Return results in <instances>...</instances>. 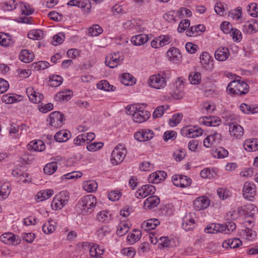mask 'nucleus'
I'll use <instances>...</instances> for the list:
<instances>
[{
    "mask_svg": "<svg viewBox=\"0 0 258 258\" xmlns=\"http://www.w3.org/2000/svg\"><path fill=\"white\" fill-rule=\"evenodd\" d=\"M243 235L246 236V239L251 241L256 237V233L252 229L246 228L243 231Z\"/></svg>",
    "mask_w": 258,
    "mask_h": 258,
    "instance_id": "5fc2aeb1",
    "label": "nucleus"
},
{
    "mask_svg": "<svg viewBox=\"0 0 258 258\" xmlns=\"http://www.w3.org/2000/svg\"><path fill=\"white\" fill-rule=\"evenodd\" d=\"M9 36L6 33H0V44L2 46H9L10 45V40L8 37Z\"/></svg>",
    "mask_w": 258,
    "mask_h": 258,
    "instance_id": "052dcab7",
    "label": "nucleus"
},
{
    "mask_svg": "<svg viewBox=\"0 0 258 258\" xmlns=\"http://www.w3.org/2000/svg\"><path fill=\"white\" fill-rule=\"evenodd\" d=\"M160 175L159 171L158 172H155L150 175L148 178L149 182L153 183H158L161 181L160 180Z\"/></svg>",
    "mask_w": 258,
    "mask_h": 258,
    "instance_id": "e2e57ef3",
    "label": "nucleus"
},
{
    "mask_svg": "<svg viewBox=\"0 0 258 258\" xmlns=\"http://www.w3.org/2000/svg\"><path fill=\"white\" fill-rule=\"evenodd\" d=\"M34 54L26 49L22 50L19 54V59L25 63H29L34 59Z\"/></svg>",
    "mask_w": 258,
    "mask_h": 258,
    "instance_id": "b1692460",
    "label": "nucleus"
},
{
    "mask_svg": "<svg viewBox=\"0 0 258 258\" xmlns=\"http://www.w3.org/2000/svg\"><path fill=\"white\" fill-rule=\"evenodd\" d=\"M243 146L244 149L248 151L258 150V139L247 140L244 142Z\"/></svg>",
    "mask_w": 258,
    "mask_h": 258,
    "instance_id": "4be33fe9",
    "label": "nucleus"
},
{
    "mask_svg": "<svg viewBox=\"0 0 258 258\" xmlns=\"http://www.w3.org/2000/svg\"><path fill=\"white\" fill-rule=\"evenodd\" d=\"M179 181V186L181 187H186L189 186L191 183V180L189 177L182 175H180Z\"/></svg>",
    "mask_w": 258,
    "mask_h": 258,
    "instance_id": "c03bdc74",
    "label": "nucleus"
},
{
    "mask_svg": "<svg viewBox=\"0 0 258 258\" xmlns=\"http://www.w3.org/2000/svg\"><path fill=\"white\" fill-rule=\"evenodd\" d=\"M158 240V241H160L161 242V244L163 245V247L175 246V241L173 238L168 239L167 237L163 236L160 237Z\"/></svg>",
    "mask_w": 258,
    "mask_h": 258,
    "instance_id": "ea45409f",
    "label": "nucleus"
},
{
    "mask_svg": "<svg viewBox=\"0 0 258 258\" xmlns=\"http://www.w3.org/2000/svg\"><path fill=\"white\" fill-rule=\"evenodd\" d=\"M176 132L173 131H167L165 132L163 135V139L165 142L169 140H174L176 138Z\"/></svg>",
    "mask_w": 258,
    "mask_h": 258,
    "instance_id": "4d7b16f0",
    "label": "nucleus"
},
{
    "mask_svg": "<svg viewBox=\"0 0 258 258\" xmlns=\"http://www.w3.org/2000/svg\"><path fill=\"white\" fill-rule=\"evenodd\" d=\"M43 32L40 29L31 30L28 33V37L33 40H40L43 38Z\"/></svg>",
    "mask_w": 258,
    "mask_h": 258,
    "instance_id": "72a5a7b5",
    "label": "nucleus"
},
{
    "mask_svg": "<svg viewBox=\"0 0 258 258\" xmlns=\"http://www.w3.org/2000/svg\"><path fill=\"white\" fill-rule=\"evenodd\" d=\"M190 25V21L188 19H185L181 21L178 24V32H181L184 31Z\"/></svg>",
    "mask_w": 258,
    "mask_h": 258,
    "instance_id": "69168bd1",
    "label": "nucleus"
},
{
    "mask_svg": "<svg viewBox=\"0 0 258 258\" xmlns=\"http://www.w3.org/2000/svg\"><path fill=\"white\" fill-rule=\"evenodd\" d=\"M160 202V199L158 196H152L145 200L144 207L145 209H153L159 204Z\"/></svg>",
    "mask_w": 258,
    "mask_h": 258,
    "instance_id": "f3484780",
    "label": "nucleus"
},
{
    "mask_svg": "<svg viewBox=\"0 0 258 258\" xmlns=\"http://www.w3.org/2000/svg\"><path fill=\"white\" fill-rule=\"evenodd\" d=\"M148 82L150 86L157 89L164 88L166 85L165 78L159 74L151 76Z\"/></svg>",
    "mask_w": 258,
    "mask_h": 258,
    "instance_id": "423d86ee",
    "label": "nucleus"
},
{
    "mask_svg": "<svg viewBox=\"0 0 258 258\" xmlns=\"http://www.w3.org/2000/svg\"><path fill=\"white\" fill-rule=\"evenodd\" d=\"M216 173L209 168L203 169L200 172L201 176L203 178H211L214 177Z\"/></svg>",
    "mask_w": 258,
    "mask_h": 258,
    "instance_id": "49530a36",
    "label": "nucleus"
},
{
    "mask_svg": "<svg viewBox=\"0 0 258 258\" xmlns=\"http://www.w3.org/2000/svg\"><path fill=\"white\" fill-rule=\"evenodd\" d=\"M210 200L206 197H199L197 198L194 203L195 208L198 210H204L210 205Z\"/></svg>",
    "mask_w": 258,
    "mask_h": 258,
    "instance_id": "4468645a",
    "label": "nucleus"
},
{
    "mask_svg": "<svg viewBox=\"0 0 258 258\" xmlns=\"http://www.w3.org/2000/svg\"><path fill=\"white\" fill-rule=\"evenodd\" d=\"M120 81L125 86H131L135 84L136 79L129 73H123L121 76Z\"/></svg>",
    "mask_w": 258,
    "mask_h": 258,
    "instance_id": "a878e982",
    "label": "nucleus"
},
{
    "mask_svg": "<svg viewBox=\"0 0 258 258\" xmlns=\"http://www.w3.org/2000/svg\"><path fill=\"white\" fill-rule=\"evenodd\" d=\"M11 192L9 184L5 183L0 184V200H3L6 199Z\"/></svg>",
    "mask_w": 258,
    "mask_h": 258,
    "instance_id": "cd10ccee",
    "label": "nucleus"
},
{
    "mask_svg": "<svg viewBox=\"0 0 258 258\" xmlns=\"http://www.w3.org/2000/svg\"><path fill=\"white\" fill-rule=\"evenodd\" d=\"M98 184L96 182L93 180H89L86 182L84 186L85 190L89 192H94L97 188Z\"/></svg>",
    "mask_w": 258,
    "mask_h": 258,
    "instance_id": "37998d69",
    "label": "nucleus"
},
{
    "mask_svg": "<svg viewBox=\"0 0 258 258\" xmlns=\"http://www.w3.org/2000/svg\"><path fill=\"white\" fill-rule=\"evenodd\" d=\"M247 11L248 14L252 17H258V5L255 3H251L247 7Z\"/></svg>",
    "mask_w": 258,
    "mask_h": 258,
    "instance_id": "a19ab883",
    "label": "nucleus"
},
{
    "mask_svg": "<svg viewBox=\"0 0 258 258\" xmlns=\"http://www.w3.org/2000/svg\"><path fill=\"white\" fill-rule=\"evenodd\" d=\"M28 97L32 102L37 103L41 101L43 98V96L42 94L34 92V93L28 94Z\"/></svg>",
    "mask_w": 258,
    "mask_h": 258,
    "instance_id": "de8ad7c7",
    "label": "nucleus"
},
{
    "mask_svg": "<svg viewBox=\"0 0 258 258\" xmlns=\"http://www.w3.org/2000/svg\"><path fill=\"white\" fill-rule=\"evenodd\" d=\"M167 56L170 61L176 63L177 60V51L175 47H171L167 51Z\"/></svg>",
    "mask_w": 258,
    "mask_h": 258,
    "instance_id": "79ce46f5",
    "label": "nucleus"
},
{
    "mask_svg": "<svg viewBox=\"0 0 258 258\" xmlns=\"http://www.w3.org/2000/svg\"><path fill=\"white\" fill-rule=\"evenodd\" d=\"M212 155L215 158H224L228 155V152L223 148H219L212 151Z\"/></svg>",
    "mask_w": 258,
    "mask_h": 258,
    "instance_id": "4c0bfd02",
    "label": "nucleus"
},
{
    "mask_svg": "<svg viewBox=\"0 0 258 258\" xmlns=\"http://www.w3.org/2000/svg\"><path fill=\"white\" fill-rule=\"evenodd\" d=\"M243 128L237 123H231L229 124V133L232 137L236 139L240 138L243 134Z\"/></svg>",
    "mask_w": 258,
    "mask_h": 258,
    "instance_id": "ddd939ff",
    "label": "nucleus"
},
{
    "mask_svg": "<svg viewBox=\"0 0 258 258\" xmlns=\"http://www.w3.org/2000/svg\"><path fill=\"white\" fill-rule=\"evenodd\" d=\"M230 34L235 41H240L242 39L241 33L237 29L233 28Z\"/></svg>",
    "mask_w": 258,
    "mask_h": 258,
    "instance_id": "bf43d9fd",
    "label": "nucleus"
},
{
    "mask_svg": "<svg viewBox=\"0 0 258 258\" xmlns=\"http://www.w3.org/2000/svg\"><path fill=\"white\" fill-rule=\"evenodd\" d=\"M69 199V192L62 191L56 195L51 202V207L55 210L61 209L68 203Z\"/></svg>",
    "mask_w": 258,
    "mask_h": 258,
    "instance_id": "20e7f679",
    "label": "nucleus"
},
{
    "mask_svg": "<svg viewBox=\"0 0 258 258\" xmlns=\"http://www.w3.org/2000/svg\"><path fill=\"white\" fill-rule=\"evenodd\" d=\"M177 12L175 11H169L164 15V19L169 22H175Z\"/></svg>",
    "mask_w": 258,
    "mask_h": 258,
    "instance_id": "09e8293b",
    "label": "nucleus"
},
{
    "mask_svg": "<svg viewBox=\"0 0 258 258\" xmlns=\"http://www.w3.org/2000/svg\"><path fill=\"white\" fill-rule=\"evenodd\" d=\"M53 194V191L52 189H49L38 192L36 197L38 201H43L49 198Z\"/></svg>",
    "mask_w": 258,
    "mask_h": 258,
    "instance_id": "c756f323",
    "label": "nucleus"
},
{
    "mask_svg": "<svg viewBox=\"0 0 258 258\" xmlns=\"http://www.w3.org/2000/svg\"><path fill=\"white\" fill-rule=\"evenodd\" d=\"M52 44L54 46L61 44L64 39V34L63 33H59L55 35L53 37Z\"/></svg>",
    "mask_w": 258,
    "mask_h": 258,
    "instance_id": "3c124183",
    "label": "nucleus"
},
{
    "mask_svg": "<svg viewBox=\"0 0 258 258\" xmlns=\"http://www.w3.org/2000/svg\"><path fill=\"white\" fill-rule=\"evenodd\" d=\"M160 224V221L157 219H150L143 222L141 225V228L144 231H149L154 229Z\"/></svg>",
    "mask_w": 258,
    "mask_h": 258,
    "instance_id": "aec40b11",
    "label": "nucleus"
},
{
    "mask_svg": "<svg viewBox=\"0 0 258 258\" xmlns=\"http://www.w3.org/2000/svg\"><path fill=\"white\" fill-rule=\"evenodd\" d=\"M126 154V150L123 145L119 144L112 151L111 162L114 165H117L122 162Z\"/></svg>",
    "mask_w": 258,
    "mask_h": 258,
    "instance_id": "7ed1b4c3",
    "label": "nucleus"
},
{
    "mask_svg": "<svg viewBox=\"0 0 258 258\" xmlns=\"http://www.w3.org/2000/svg\"><path fill=\"white\" fill-rule=\"evenodd\" d=\"M156 191L154 186L145 184L140 187L135 192V197L137 198H144L148 196L153 195Z\"/></svg>",
    "mask_w": 258,
    "mask_h": 258,
    "instance_id": "6e6552de",
    "label": "nucleus"
},
{
    "mask_svg": "<svg viewBox=\"0 0 258 258\" xmlns=\"http://www.w3.org/2000/svg\"><path fill=\"white\" fill-rule=\"evenodd\" d=\"M211 57L207 52H203L200 55V60L202 64L209 65L211 62Z\"/></svg>",
    "mask_w": 258,
    "mask_h": 258,
    "instance_id": "8fccbe9b",
    "label": "nucleus"
},
{
    "mask_svg": "<svg viewBox=\"0 0 258 258\" xmlns=\"http://www.w3.org/2000/svg\"><path fill=\"white\" fill-rule=\"evenodd\" d=\"M227 91L231 94L244 95L249 91V86L243 81L235 80L228 85Z\"/></svg>",
    "mask_w": 258,
    "mask_h": 258,
    "instance_id": "f03ea898",
    "label": "nucleus"
},
{
    "mask_svg": "<svg viewBox=\"0 0 258 258\" xmlns=\"http://www.w3.org/2000/svg\"><path fill=\"white\" fill-rule=\"evenodd\" d=\"M64 115L59 111H54L50 113L47 120L49 124L55 128L61 127L64 120Z\"/></svg>",
    "mask_w": 258,
    "mask_h": 258,
    "instance_id": "39448f33",
    "label": "nucleus"
},
{
    "mask_svg": "<svg viewBox=\"0 0 258 258\" xmlns=\"http://www.w3.org/2000/svg\"><path fill=\"white\" fill-rule=\"evenodd\" d=\"M63 79L59 75H52L49 80V86L56 87L60 86L62 83Z\"/></svg>",
    "mask_w": 258,
    "mask_h": 258,
    "instance_id": "c9c22d12",
    "label": "nucleus"
},
{
    "mask_svg": "<svg viewBox=\"0 0 258 258\" xmlns=\"http://www.w3.org/2000/svg\"><path fill=\"white\" fill-rule=\"evenodd\" d=\"M55 229V227L54 225L51 224L50 222L45 223L43 225L42 230L44 233L46 234H49L53 232Z\"/></svg>",
    "mask_w": 258,
    "mask_h": 258,
    "instance_id": "13d9d810",
    "label": "nucleus"
},
{
    "mask_svg": "<svg viewBox=\"0 0 258 258\" xmlns=\"http://www.w3.org/2000/svg\"><path fill=\"white\" fill-rule=\"evenodd\" d=\"M1 241L7 244L17 245L21 243V239L18 235L13 233L7 232L0 236Z\"/></svg>",
    "mask_w": 258,
    "mask_h": 258,
    "instance_id": "9d476101",
    "label": "nucleus"
},
{
    "mask_svg": "<svg viewBox=\"0 0 258 258\" xmlns=\"http://www.w3.org/2000/svg\"><path fill=\"white\" fill-rule=\"evenodd\" d=\"M182 226L185 231L191 230L195 227L194 217L191 213L186 214L183 218Z\"/></svg>",
    "mask_w": 258,
    "mask_h": 258,
    "instance_id": "f8f14e48",
    "label": "nucleus"
},
{
    "mask_svg": "<svg viewBox=\"0 0 258 258\" xmlns=\"http://www.w3.org/2000/svg\"><path fill=\"white\" fill-rule=\"evenodd\" d=\"M103 143L102 142H94L87 146V149L91 152H94L102 148Z\"/></svg>",
    "mask_w": 258,
    "mask_h": 258,
    "instance_id": "603ef678",
    "label": "nucleus"
},
{
    "mask_svg": "<svg viewBox=\"0 0 258 258\" xmlns=\"http://www.w3.org/2000/svg\"><path fill=\"white\" fill-rule=\"evenodd\" d=\"M108 57H106L105 64L110 68H114L119 65L122 60V58H118V60L115 59L108 60Z\"/></svg>",
    "mask_w": 258,
    "mask_h": 258,
    "instance_id": "864d4df0",
    "label": "nucleus"
},
{
    "mask_svg": "<svg viewBox=\"0 0 258 258\" xmlns=\"http://www.w3.org/2000/svg\"><path fill=\"white\" fill-rule=\"evenodd\" d=\"M148 39L149 38L147 35L141 34L132 37L131 42L134 45L140 46L146 43Z\"/></svg>",
    "mask_w": 258,
    "mask_h": 258,
    "instance_id": "5701e85b",
    "label": "nucleus"
},
{
    "mask_svg": "<svg viewBox=\"0 0 258 258\" xmlns=\"http://www.w3.org/2000/svg\"><path fill=\"white\" fill-rule=\"evenodd\" d=\"M70 136V133L64 131H59L56 133L54 136V140L58 142H63L67 141Z\"/></svg>",
    "mask_w": 258,
    "mask_h": 258,
    "instance_id": "c85d7f7f",
    "label": "nucleus"
},
{
    "mask_svg": "<svg viewBox=\"0 0 258 258\" xmlns=\"http://www.w3.org/2000/svg\"><path fill=\"white\" fill-rule=\"evenodd\" d=\"M154 165L149 162H143L140 166V169L143 171H150L153 169Z\"/></svg>",
    "mask_w": 258,
    "mask_h": 258,
    "instance_id": "0e129e2a",
    "label": "nucleus"
},
{
    "mask_svg": "<svg viewBox=\"0 0 258 258\" xmlns=\"http://www.w3.org/2000/svg\"><path fill=\"white\" fill-rule=\"evenodd\" d=\"M110 214H109L106 211H103L99 212L97 216V219L101 222H105L110 219Z\"/></svg>",
    "mask_w": 258,
    "mask_h": 258,
    "instance_id": "6e6d98bb",
    "label": "nucleus"
},
{
    "mask_svg": "<svg viewBox=\"0 0 258 258\" xmlns=\"http://www.w3.org/2000/svg\"><path fill=\"white\" fill-rule=\"evenodd\" d=\"M29 146L36 151H42L45 149V145L41 140L32 141L29 144Z\"/></svg>",
    "mask_w": 258,
    "mask_h": 258,
    "instance_id": "58836bf2",
    "label": "nucleus"
},
{
    "mask_svg": "<svg viewBox=\"0 0 258 258\" xmlns=\"http://www.w3.org/2000/svg\"><path fill=\"white\" fill-rule=\"evenodd\" d=\"M102 32V28L98 24L92 25L88 29V34L91 36H97Z\"/></svg>",
    "mask_w": 258,
    "mask_h": 258,
    "instance_id": "f704fd0d",
    "label": "nucleus"
},
{
    "mask_svg": "<svg viewBox=\"0 0 258 258\" xmlns=\"http://www.w3.org/2000/svg\"><path fill=\"white\" fill-rule=\"evenodd\" d=\"M95 138L94 133L90 132L78 135L74 140V144L77 146L85 145L89 144Z\"/></svg>",
    "mask_w": 258,
    "mask_h": 258,
    "instance_id": "0eeeda50",
    "label": "nucleus"
},
{
    "mask_svg": "<svg viewBox=\"0 0 258 258\" xmlns=\"http://www.w3.org/2000/svg\"><path fill=\"white\" fill-rule=\"evenodd\" d=\"M221 29L226 34L231 33V31L233 30L231 24L228 22L224 21L221 25Z\"/></svg>",
    "mask_w": 258,
    "mask_h": 258,
    "instance_id": "680f3d73",
    "label": "nucleus"
},
{
    "mask_svg": "<svg viewBox=\"0 0 258 258\" xmlns=\"http://www.w3.org/2000/svg\"><path fill=\"white\" fill-rule=\"evenodd\" d=\"M201 122L207 126H217L220 124L221 121L218 116H209L203 117Z\"/></svg>",
    "mask_w": 258,
    "mask_h": 258,
    "instance_id": "dca6fc26",
    "label": "nucleus"
},
{
    "mask_svg": "<svg viewBox=\"0 0 258 258\" xmlns=\"http://www.w3.org/2000/svg\"><path fill=\"white\" fill-rule=\"evenodd\" d=\"M54 160V161L47 164L44 166L43 170L45 174L50 175L53 173L56 170L57 168V162L60 161L61 157L57 156Z\"/></svg>",
    "mask_w": 258,
    "mask_h": 258,
    "instance_id": "6ab92c4d",
    "label": "nucleus"
},
{
    "mask_svg": "<svg viewBox=\"0 0 258 258\" xmlns=\"http://www.w3.org/2000/svg\"><path fill=\"white\" fill-rule=\"evenodd\" d=\"M242 31L247 34H252L258 31V21L252 20L243 26Z\"/></svg>",
    "mask_w": 258,
    "mask_h": 258,
    "instance_id": "2eb2a0df",
    "label": "nucleus"
},
{
    "mask_svg": "<svg viewBox=\"0 0 258 258\" xmlns=\"http://www.w3.org/2000/svg\"><path fill=\"white\" fill-rule=\"evenodd\" d=\"M243 197L249 200H251L256 194V190L255 185L250 182H246L243 187Z\"/></svg>",
    "mask_w": 258,
    "mask_h": 258,
    "instance_id": "9b49d317",
    "label": "nucleus"
},
{
    "mask_svg": "<svg viewBox=\"0 0 258 258\" xmlns=\"http://www.w3.org/2000/svg\"><path fill=\"white\" fill-rule=\"evenodd\" d=\"M223 230L221 229V224H211L206 227L204 231L207 233H214L217 232H222Z\"/></svg>",
    "mask_w": 258,
    "mask_h": 258,
    "instance_id": "2f4dec72",
    "label": "nucleus"
},
{
    "mask_svg": "<svg viewBox=\"0 0 258 258\" xmlns=\"http://www.w3.org/2000/svg\"><path fill=\"white\" fill-rule=\"evenodd\" d=\"M221 229L223 230L222 232L224 234H229L236 228V224L233 222H228L225 225H221Z\"/></svg>",
    "mask_w": 258,
    "mask_h": 258,
    "instance_id": "e433bc0d",
    "label": "nucleus"
},
{
    "mask_svg": "<svg viewBox=\"0 0 258 258\" xmlns=\"http://www.w3.org/2000/svg\"><path fill=\"white\" fill-rule=\"evenodd\" d=\"M154 132L149 128L142 129L134 134L135 139L139 142H144L151 140L154 137Z\"/></svg>",
    "mask_w": 258,
    "mask_h": 258,
    "instance_id": "1a4fd4ad",
    "label": "nucleus"
},
{
    "mask_svg": "<svg viewBox=\"0 0 258 258\" xmlns=\"http://www.w3.org/2000/svg\"><path fill=\"white\" fill-rule=\"evenodd\" d=\"M250 210L249 213L247 214V216L249 217L253 216L256 211L255 207L252 204L247 205L244 207H239L238 209L237 212L239 215H246V212L247 210Z\"/></svg>",
    "mask_w": 258,
    "mask_h": 258,
    "instance_id": "393cba45",
    "label": "nucleus"
},
{
    "mask_svg": "<svg viewBox=\"0 0 258 258\" xmlns=\"http://www.w3.org/2000/svg\"><path fill=\"white\" fill-rule=\"evenodd\" d=\"M110 232V228L108 226L105 225L102 226L97 230V235L99 238L102 239Z\"/></svg>",
    "mask_w": 258,
    "mask_h": 258,
    "instance_id": "a18cd8bd",
    "label": "nucleus"
},
{
    "mask_svg": "<svg viewBox=\"0 0 258 258\" xmlns=\"http://www.w3.org/2000/svg\"><path fill=\"white\" fill-rule=\"evenodd\" d=\"M96 203V197L92 195H89L82 198L78 202V205L81 214L88 215L94 211Z\"/></svg>",
    "mask_w": 258,
    "mask_h": 258,
    "instance_id": "f257e3e1",
    "label": "nucleus"
},
{
    "mask_svg": "<svg viewBox=\"0 0 258 258\" xmlns=\"http://www.w3.org/2000/svg\"><path fill=\"white\" fill-rule=\"evenodd\" d=\"M97 87L99 89L105 90L106 91H114L115 87L109 84L106 80H102L97 84Z\"/></svg>",
    "mask_w": 258,
    "mask_h": 258,
    "instance_id": "473e14b6",
    "label": "nucleus"
},
{
    "mask_svg": "<svg viewBox=\"0 0 258 258\" xmlns=\"http://www.w3.org/2000/svg\"><path fill=\"white\" fill-rule=\"evenodd\" d=\"M121 197V194L119 191H110L108 195L109 200L112 201H116L119 199Z\"/></svg>",
    "mask_w": 258,
    "mask_h": 258,
    "instance_id": "774afa93",
    "label": "nucleus"
},
{
    "mask_svg": "<svg viewBox=\"0 0 258 258\" xmlns=\"http://www.w3.org/2000/svg\"><path fill=\"white\" fill-rule=\"evenodd\" d=\"M229 52L228 48L222 47L218 48L215 52V58L219 61L225 60L229 56Z\"/></svg>",
    "mask_w": 258,
    "mask_h": 258,
    "instance_id": "412c9836",
    "label": "nucleus"
},
{
    "mask_svg": "<svg viewBox=\"0 0 258 258\" xmlns=\"http://www.w3.org/2000/svg\"><path fill=\"white\" fill-rule=\"evenodd\" d=\"M201 74L200 73H196L193 76L191 75L189 76V80L190 83L194 85H197L200 83Z\"/></svg>",
    "mask_w": 258,
    "mask_h": 258,
    "instance_id": "338daca9",
    "label": "nucleus"
},
{
    "mask_svg": "<svg viewBox=\"0 0 258 258\" xmlns=\"http://www.w3.org/2000/svg\"><path fill=\"white\" fill-rule=\"evenodd\" d=\"M205 30V27L202 24L190 27L189 30L186 31V34L188 36L197 35L199 32H202Z\"/></svg>",
    "mask_w": 258,
    "mask_h": 258,
    "instance_id": "bb28decb",
    "label": "nucleus"
},
{
    "mask_svg": "<svg viewBox=\"0 0 258 258\" xmlns=\"http://www.w3.org/2000/svg\"><path fill=\"white\" fill-rule=\"evenodd\" d=\"M240 109L245 113H255L258 112V105L251 106L245 103H242L240 105Z\"/></svg>",
    "mask_w": 258,
    "mask_h": 258,
    "instance_id": "7c9ffc66",
    "label": "nucleus"
},
{
    "mask_svg": "<svg viewBox=\"0 0 258 258\" xmlns=\"http://www.w3.org/2000/svg\"><path fill=\"white\" fill-rule=\"evenodd\" d=\"M150 116V112L147 110L137 111L133 115V120L137 123H141L147 120Z\"/></svg>",
    "mask_w": 258,
    "mask_h": 258,
    "instance_id": "a211bd4d",
    "label": "nucleus"
}]
</instances>
